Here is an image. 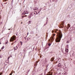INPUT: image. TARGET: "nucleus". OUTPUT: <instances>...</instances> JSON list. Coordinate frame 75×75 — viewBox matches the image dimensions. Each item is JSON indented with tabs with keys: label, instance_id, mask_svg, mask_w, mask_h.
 <instances>
[{
	"label": "nucleus",
	"instance_id": "obj_1",
	"mask_svg": "<svg viewBox=\"0 0 75 75\" xmlns=\"http://www.w3.org/2000/svg\"><path fill=\"white\" fill-rule=\"evenodd\" d=\"M62 37V34L61 32L58 33H57V37L55 40V41L56 42H60L61 40Z\"/></svg>",
	"mask_w": 75,
	"mask_h": 75
},
{
	"label": "nucleus",
	"instance_id": "obj_2",
	"mask_svg": "<svg viewBox=\"0 0 75 75\" xmlns=\"http://www.w3.org/2000/svg\"><path fill=\"white\" fill-rule=\"evenodd\" d=\"M16 36L15 35H13L12 36V37L10 39V42H11V41H14V40H16Z\"/></svg>",
	"mask_w": 75,
	"mask_h": 75
},
{
	"label": "nucleus",
	"instance_id": "obj_3",
	"mask_svg": "<svg viewBox=\"0 0 75 75\" xmlns=\"http://www.w3.org/2000/svg\"><path fill=\"white\" fill-rule=\"evenodd\" d=\"M33 16V15L32 13H31L29 15L28 18H31V17Z\"/></svg>",
	"mask_w": 75,
	"mask_h": 75
},
{
	"label": "nucleus",
	"instance_id": "obj_4",
	"mask_svg": "<svg viewBox=\"0 0 75 75\" xmlns=\"http://www.w3.org/2000/svg\"><path fill=\"white\" fill-rule=\"evenodd\" d=\"M25 11H24V12H23V14H24V15H25V14H28V13H28V12L27 11H25Z\"/></svg>",
	"mask_w": 75,
	"mask_h": 75
},
{
	"label": "nucleus",
	"instance_id": "obj_5",
	"mask_svg": "<svg viewBox=\"0 0 75 75\" xmlns=\"http://www.w3.org/2000/svg\"><path fill=\"white\" fill-rule=\"evenodd\" d=\"M38 7H34L33 8V10H38Z\"/></svg>",
	"mask_w": 75,
	"mask_h": 75
},
{
	"label": "nucleus",
	"instance_id": "obj_6",
	"mask_svg": "<svg viewBox=\"0 0 75 75\" xmlns=\"http://www.w3.org/2000/svg\"><path fill=\"white\" fill-rule=\"evenodd\" d=\"M54 60V57H52V58H51L50 59L51 61L52 62Z\"/></svg>",
	"mask_w": 75,
	"mask_h": 75
},
{
	"label": "nucleus",
	"instance_id": "obj_7",
	"mask_svg": "<svg viewBox=\"0 0 75 75\" xmlns=\"http://www.w3.org/2000/svg\"><path fill=\"white\" fill-rule=\"evenodd\" d=\"M17 46H16V47H14V50H17Z\"/></svg>",
	"mask_w": 75,
	"mask_h": 75
},
{
	"label": "nucleus",
	"instance_id": "obj_8",
	"mask_svg": "<svg viewBox=\"0 0 75 75\" xmlns=\"http://www.w3.org/2000/svg\"><path fill=\"white\" fill-rule=\"evenodd\" d=\"M61 64L60 63L59 64L57 65V67H61Z\"/></svg>",
	"mask_w": 75,
	"mask_h": 75
},
{
	"label": "nucleus",
	"instance_id": "obj_9",
	"mask_svg": "<svg viewBox=\"0 0 75 75\" xmlns=\"http://www.w3.org/2000/svg\"><path fill=\"white\" fill-rule=\"evenodd\" d=\"M65 51L66 52H68V49L66 48L65 49Z\"/></svg>",
	"mask_w": 75,
	"mask_h": 75
},
{
	"label": "nucleus",
	"instance_id": "obj_10",
	"mask_svg": "<svg viewBox=\"0 0 75 75\" xmlns=\"http://www.w3.org/2000/svg\"><path fill=\"white\" fill-rule=\"evenodd\" d=\"M7 42H8V41H5V45H6V44H7Z\"/></svg>",
	"mask_w": 75,
	"mask_h": 75
},
{
	"label": "nucleus",
	"instance_id": "obj_11",
	"mask_svg": "<svg viewBox=\"0 0 75 75\" xmlns=\"http://www.w3.org/2000/svg\"><path fill=\"white\" fill-rule=\"evenodd\" d=\"M4 46H3L2 47H1V50H3V49H4Z\"/></svg>",
	"mask_w": 75,
	"mask_h": 75
},
{
	"label": "nucleus",
	"instance_id": "obj_12",
	"mask_svg": "<svg viewBox=\"0 0 75 75\" xmlns=\"http://www.w3.org/2000/svg\"><path fill=\"white\" fill-rule=\"evenodd\" d=\"M20 43H21V45H22L23 44V42L21 41L20 42Z\"/></svg>",
	"mask_w": 75,
	"mask_h": 75
},
{
	"label": "nucleus",
	"instance_id": "obj_13",
	"mask_svg": "<svg viewBox=\"0 0 75 75\" xmlns=\"http://www.w3.org/2000/svg\"><path fill=\"white\" fill-rule=\"evenodd\" d=\"M29 23H28V24H30L31 23V21H29Z\"/></svg>",
	"mask_w": 75,
	"mask_h": 75
},
{
	"label": "nucleus",
	"instance_id": "obj_14",
	"mask_svg": "<svg viewBox=\"0 0 75 75\" xmlns=\"http://www.w3.org/2000/svg\"><path fill=\"white\" fill-rule=\"evenodd\" d=\"M68 27H69V28L70 27V25L69 24H68Z\"/></svg>",
	"mask_w": 75,
	"mask_h": 75
},
{
	"label": "nucleus",
	"instance_id": "obj_15",
	"mask_svg": "<svg viewBox=\"0 0 75 75\" xmlns=\"http://www.w3.org/2000/svg\"><path fill=\"white\" fill-rule=\"evenodd\" d=\"M51 43H49L48 44V46L50 47L51 46Z\"/></svg>",
	"mask_w": 75,
	"mask_h": 75
},
{
	"label": "nucleus",
	"instance_id": "obj_16",
	"mask_svg": "<svg viewBox=\"0 0 75 75\" xmlns=\"http://www.w3.org/2000/svg\"><path fill=\"white\" fill-rule=\"evenodd\" d=\"M48 66H49V64H47L46 66V68H47V67H48Z\"/></svg>",
	"mask_w": 75,
	"mask_h": 75
},
{
	"label": "nucleus",
	"instance_id": "obj_17",
	"mask_svg": "<svg viewBox=\"0 0 75 75\" xmlns=\"http://www.w3.org/2000/svg\"><path fill=\"white\" fill-rule=\"evenodd\" d=\"M24 17V16H22L21 19H23Z\"/></svg>",
	"mask_w": 75,
	"mask_h": 75
},
{
	"label": "nucleus",
	"instance_id": "obj_18",
	"mask_svg": "<svg viewBox=\"0 0 75 75\" xmlns=\"http://www.w3.org/2000/svg\"><path fill=\"white\" fill-rule=\"evenodd\" d=\"M52 33H54V30H52Z\"/></svg>",
	"mask_w": 75,
	"mask_h": 75
},
{
	"label": "nucleus",
	"instance_id": "obj_19",
	"mask_svg": "<svg viewBox=\"0 0 75 75\" xmlns=\"http://www.w3.org/2000/svg\"><path fill=\"white\" fill-rule=\"evenodd\" d=\"M52 35H53V37H54V36H55V34H53Z\"/></svg>",
	"mask_w": 75,
	"mask_h": 75
},
{
	"label": "nucleus",
	"instance_id": "obj_20",
	"mask_svg": "<svg viewBox=\"0 0 75 75\" xmlns=\"http://www.w3.org/2000/svg\"><path fill=\"white\" fill-rule=\"evenodd\" d=\"M46 75H52V74H47Z\"/></svg>",
	"mask_w": 75,
	"mask_h": 75
},
{
	"label": "nucleus",
	"instance_id": "obj_21",
	"mask_svg": "<svg viewBox=\"0 0 75 75\" xmlns=\"http://www.w3.org/2000/svg\"><path fill=\"white\" fill-rule=\"evenodd\" d=\"M46 71V70L45 69V71Z\"/></svg>",
	"mask_w": 75,
	"mask_h": 75
},
{
	"label": "nucleus",
	"instance_id": "obj_22",
	"mask_svg": "<svg viewBox=\"0 0 75 75\" xmlns=\"http://www.w3.org/2000/svg\"><path fill=\"white\" fill-rule=\"evenodd\" d=\"M47 22L46 23V24H45L44 25H47Z\"/></svg>",
	"mask_w": 75,
	"mask_h": 75
},
{
	"label": "nucleus",
	"instance_id": "obj_23",
	"mask_svg": "<svg viewBox=\"0 0 75 75\" xmlns=\"http://www.w3.org/2000/svg\"><path fill=\"white\" fill-rule=\"evenodd\" d=\"M24 16V17H27V16L25 15V16Z\"/></svg>",
	"mask_w": 75,
	"mask_h": 75
},
{
	"label": "nucleus",
	"instance_id": "obj_24",
	"mask_svg": "<svg viewBox=\"0 0 75 75\" xmlns=\"http://www.w3.org/2000/svg\"><path fill=\"white\" fill-rule=\"evenodd\" d=\"M2 74V73H0V75H1Z\"/></svg>",
	"mask_w": 75,
	"mask_h": 75
},
{
	"label": "nucleus",
	"instance_id": "obj_25",
	"mask_svg": "<svg viewBox=\"0 0 75 75\" xmlns=\"http://www.w3.org/2000/svg\"><path fill=\"white\" fill-rule=\"evenodd\" d=\"M40 75H42V74H40Z\"/></svg>",
	"mask_w": 75,
	"mask_h": 75
},
{
	"label": "nucleus",
	"instance_id": "obj_26",
	"mask_svg": "<svg viewBox=\"0 0 75 75\" xmlns=\"http://www.w3.org/2000/svg\"><path fill=\"white\" fill-rule=\"evenodd\" d=\"M23 51H25V49H24L23 50Z\"/></svg>",
	"mask_w": 75,
	"mask_h": 75
},
{
	"label": "nucleus",
	"instance_id": "obj_27",
	"mask_svg": "<svg viewBox=\"0 0 75 75\" xmlns=\"http://www.w3.org/2000/svg\"><path fill=\"white\" fill-rule=\"evenodd\" d=\"M9 75H12V74L11 73V74H10Z\"/></svg>",
	"mask_w": 75,
	"mask_h": 75
},
{
	"label": "nucleus",
	"instance_id": "obj_28",
	"mask_svg": "<svg viewBox=\"0 0 75 75\" xmlns=\"http://www.w3.org/2000/svg\"><path fill=\"white\" fill-rule=\"evenodd\" d=\"M55 0H52L53 1H55Z\"/></svg>",
	"mask_w": 75,
	"mask_h": 75
},
{
	"label": "nucleus",
	"instance_id": "obj_29",
	"mask_svg": "<svg viewBox=\"0 0 75 75\" xmlns=\"http://www.w3.org/2000/svg\"><path fill=\"white\" fill-rule=\"evenodd\" d=\"M13 44H14V43H12V45H13Z\"/></svg>",
	"mask_w": 75,
	"mask_h": 75
},
{
	"label": "nucleus",
	"instance_id": "obj_30",
	"mask_svg": "<svg viewBox=\"0 0 75 75\" xmlns=\"http://www.w3.org/2000/svg\"><path fill=\"white\" fill-rule=\"evenodd\" d=\"M38 13H40V11H39L38 12Z\"/></svg>",
	"mask_w": 75,
	"mask_h": 75
},
{
	"label": "nucleus",
	"instance_id": "obj_31",
	"mask_svg": "<svg viewBox=\"0 0 75 75\" xmlns=\"http://www.w3.org/2000/svg\"><path fill=\"white\" fill-rule=\"evenodd\" d=\"M28 35V33L27 35Z\"/></svg>",
	"mask_w": 75,
	"mask_h": 75
},
{
	"label": "nucleus",
	"instance_id": "obj_32",
	"mask_svg": "<svg viewBox=\"0 0 75 75\" xmlns=\"http://www.w3.org/2000/svg\"><path fill=\"white\" fill-rule=\"evenodd\" d=\"M8 30H10V29H8Z\"/></svg>",
	"mask_w": 75,
	"mask_h": 75
},
{
	"label": "nucleus",
	"instance_id": "obj_33",
	"mask_svg": "<svg viewBox=\"0 0 75 75\" xmlns=\"http://www.w3.org/2000/svg\"><path fill=\"white\" fill-rule=\"evenodd\" d=\"M34 14H35V12L34 13Z\"/></svg>",
	"mask_w": 75,
	"mask_h": 75
},
{
	"label": "nucleus",
	"instance_id": "obj_34",
	"mask_svg": "<svg viewBox=\"0 0 75 75\" xmlns=\"http://www.w3.org/2000/svg\"><path fill=\"white\" fill-rule=\"evenodd\" d=\"M55 33H57V32H56V31H55Z\"/></svg>",
	"mask_w": 75,
	"mask_h": 75
},
{
	"label": "nucleus",
	"instance_id": "obj_35",
	"mask_svg": "<svg viewBox=\"0 0 75 75\" xmlns=\"http://www.w3.org/2000/svg\"><path fill=\"white\" fill-rule=\"evenodd\" d=\"M62 25L63 26H64V25H63V24H62Z\"/></svg>",
	"mask_w": 75,
	"mask_h": 75
},
{
	"label": "nucleus",
	"instance_id": "obj_36",
	"mask_svg": "<svg viewBox=\"0 0 75 75\" xmlns=\"http://www.w3.org/2000/svg\"><path fill=\"white\" fill-rule=\"evenodd\" d=\"M36 14H37V13H36L35 14V15H36Z\"/></svg>",
	"mask_w": 75,
	"mask_h": 75
},
{
	"label": "nucleus",
	"instance_id": "obj_37",
	"mask_svg": "<svg viewBox=\"0 0 75 75\" xmlns=\"http://www.w3.org/2000/svg\"><path fill=\"white\" fill-rule=\"evenodd\" d=\"M11 57H12V56H11Z\"/></svg>",
	"mask_w": 75,
	"mask_h": 75
},
{
	"label": "nucleus",
	"instance_id": "obj_38",
	"mask_svg": "<svg viewBox=\"0 0 75 75\" xmlns=\"http://www.w3.org/2000/svg\"><path fill=\"white\" fill-rule=\"evenodd\" d=\"M14 42H16V41H15Z\"/></svg>",
	"mask_w": 75,
	"mask_h": 75
},
{
	"label": "nucleus",
	"instance_id": "obj_39",
	"mask_svg": "<svg viewBox=\"0 0 75 75\" xmlns=\"http://www.w3.org/2000/svg\"><path fill=\"white\" fill-rule=\"evenodd\" d=\"M34 72V71H33L32 72V74Z\"/></svg>",
	"mask_w": 75,
	"mask_h": 75
},
{
	"label": "nucleus",
	"instance_id": "obj_40",
	"mask_svg": "<svg viewBox=\"0 0 75 75\" xmlns=\"http://www.w3.org/2000/svg\"><path fill=\"white\" fill-rule=\"evenodd\" d=\"M0 44H1V43H0Z\"/></svg>",
	"mask_w": 75,
	"mask_h": 75
},
{
	"label": "nucleus",
	"instance_id": "obj_41",
	"mask_svg": "<svg viewBox=\"0 0 75 75\" xmlns=\"http://www.w3.org/2000/svg\"><path fill=\"white\" fill-rule=\"evenodd\" d=\"M14 73L15 72V71H14Z\"/></svg>",
	"mask_w": 75,
	"mask_h": 75
},
{
	"label": "nucleus",
	"instance_id": "obj_42",
	"mask_svg": "<svg viewBox=\"0 0 75 75\" xmlns=\"http://www.w3.org/2000/svg\"><path fill=\"white\" fill-rule=\"evenodd\" d=\"M16 26V25H15V27Z\"/></svg>",
	"mask_w": 75,
	"mask_h": 75
},
{
	"label": "nucleus",
	"instance_id": "obj_43",
	"mask_svg": "<svg viewBox=\"0 0 75 75\" xmlns=\"http://www.w3.org/2000/svg\"><path fill=\"white\" fill-rule=\"evenodd\" d=\"M54 30L55 31V30L54 29Z\"/></svg>",
	"mask_w": 75,
	"mask_h": 75
},
{
	"label": "nucleus",
	"instance_id": "obj_44",
	"mask_svg": "<svg viewBox=\"0 0 75 75\" xmlns=\"http://www.w3.org/2000/svg\"><path fill=\"white\" fill-rule=\"evenodd\" d=\"M29 72V71L28 72Z\"/></svg>",
	"mask_w": 75,
	"mask_h": 75
},
{
	"label": "nucleus",
	"instance_id": "obj_45",
	"mask_svg": "<svg viewBox=\"0 0 75 75\" xmlns=\"http://www.w3.org/2000/svg\"><path fill=\"white\" fill-rule=\"evenodd\" d=\"M7 1V0H6V1Z\"/></svg>",
	"mask_w": 75,
	"mask_h": 75
},
{
	"label": "nucleus",
	"instance_id": "obj_46",
	"mask_svg": "<svg viewBox=\"0 0 75 75\" xmlns=\"http://www.w3.org/2000/svg\"><path fill=\"white\" fill-rule=\"evenodd\" d=\"M57 30V31H58V30Z\"/></svg>",
	"mask_w": 75,
	"mask_h": 75
},
{
	"label": "nucleus",
	"instance_id": "obj_47",
	"mask_svg": "<svg viewBox=\"0 0 75 75\" xmlns=\"http://www.w3.org/2000/svg\"><path fill=\"white\" fill-rule=\"evenodd\" d=\"M9 58H10V57H9Z\"/></svg>",
	"mask_w": 75,
	"mask_h": 75
},
{
	"label": "nucleus",
	"instance_id": "obj_48",
	"mask_svg": "<svg viewBox=\"0 0 75 75\" xmlns=\"http://www.w3.org/2000/svg\"><path fill=\"white\" fill-rule=\"evenodd\" d=\"M6 4H7V3H6Z\"/></svg>",
	"mask_w": 75,
	"mask_h": 75
}]
</instances>
